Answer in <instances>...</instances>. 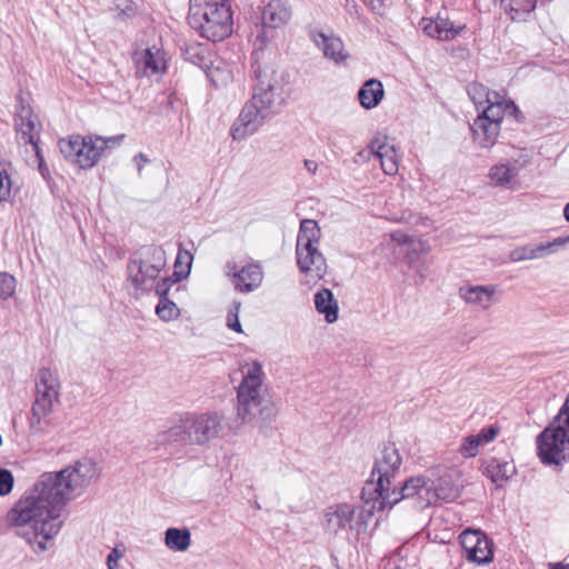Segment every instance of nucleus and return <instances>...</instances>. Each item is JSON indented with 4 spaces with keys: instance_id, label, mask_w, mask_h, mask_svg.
Here are the masks:
<instances>
[{
    "instance_id": "obj_1",
    "label": "nucleus",
    "mask_w": 569,
    "mask_h": 569,
    "mask_svg": "<svg viewBox=\"0 0 569 569\" xmlns=\"http://www.w3.org/2000/svg\"><path fill=\"white\" fill-rule=\"evenodd\" d=\"M391 460L387 447L381 458H377L369 479L361 491L363 508L357 510L353 505L339 502L323 510L322 528L330 537L345 538L350 531L360 533L368 526L369 518L376 516V526L387 520L391 510Z\"/></svg>"
},
{
    "instance_id": "obj_2",
    "label": "nucleus",
    "mask_w": 569,
    "mask_h": 569,
    "mask_svg": "<svg viewBox=\"0 0 569 569\" xmlns=\"http://www.w3.org/2000/svg\"><path fill=\"white\" fill-rule=\"evenodd\" d=\"M97 477L96 462L82 458L58 472L42 473L30 491L60 519L64 506L79 497Z\"/></svg>"
},
{
    "instance_id": "obj_3",
    "label": "nucleus",
    "mask_w": 569,
    "mask_h": 569,
    "mask_svg": "<svg viewBox=\"0 0 569 569\" xmlns=\"http://www.w3.org/2000/svg\"><path fill=\"white\" fill-rule=\"evenodd\" d=\"M6 521L36 553H42L52 546L63 523L30 489L7 512Z\"/></svg>"
},
{
    "instance_id": "obj_4",
    "label": "nucleus",
    "mask_w": 569,
    "mask_h": 569,
    "mask_svg": "<svg viewBox=\"0 0 569 569\" xmlns=\"http://www.w3.org/2000/svg\"><path fill=\"white\" fill-rule=\"evenodd\" d=\"M264 373L262 366L254 361L243 371L242 380L237 389V417L243 422H259V429L268 435L269 425L276 419V405L264 397Z\"/></svg>"
},
{
    "instance_id": "obj_5",
    "label": "nucleus",
    "mask_w": 569,
    "mask_h": 569,
    "mask_svg": "<svg viewBox=\"0 0 569 569\" xmlns=\"http://www.w3.org/2000/svg\"><path fill=\"white\" fill-rule=\"evenodd\" d=\"M34 400L28 425L33 436L48 433L54 428V407L60 403L61 382L59 375L49 368H41L36 375Z\"/></svg>"
},
{
    "instance_id": "obj_6",
    "label": "nucleus",
    "mask_w": 569,
    "mask_h": 569,
    "mask_svg": "<svg viewBox=\"0 0 569 569\" xmlns=\"http://www.w3.org/2000/svg\"><path fill=\"white\" fill-rule=\"evenodd\" d=\"M189 26L202 38L222 41L232 33V12L227 0H190Z\"/></svg>"
},
{
    "instance_id": "obj_7",
    "label": "nucleus",
    "mask_w": 569,
    "mask_h": 569,
    "mask_svg": "<svg viewBox=\"0 0 569 569\" xmlns=\"http://www.w3.org/2000/svg\"><path fill=\"white\" fill-rule=\"evenodd\" d=\"M124 134H117L108 138L100 136L79 134L70 136L59 140L58 146L63 157L80 169H90L97 164L106 149L120 146Z\"/></svg>"
},
{
    "instance_id": "obj_8",
    "label": "nucleus",
    "mask_w": 569,
    "mask_h": 569,
    "mask_svg": "<svg viewBox=\"0 0 569 569\" xmlns=\"http://www.w3.org/2000/svg\"><path fill=\"white\" fill-rule=\"evenodd\" d=\"M166 267V253L157 246L142 247L136 251L127 266L128 282L133 288V296L151 290L161 270Z\"/></svg>"
},
{
    "instance_id": "obj_9",
    "label": "nucleus",
    "mask_w": 569,
    "mask_h": 569,
    "mask_svg": "<svg viewBox=\"0 0 569 569\" xmlns=\"http://www.w3.org/2000/svg\"><path fill=\"white\" fill-rule=\"evenodd\" d=\"M321 229L316 220L303 219L297 236L296 257L299 270L313 280H320L327 273V261L319 251Z\"/></svg>"
},
{
    "instance_id": "obj_10",
    "label": "nucleus",
    "mask_w": 569,
    "mask_h": 569,
    "mask_svg": "<svg viewBox=\"0 0 569 569\" xmlns=\"http://www.w3.org/2000/svg\"><path fill=\"white\" fill-rule=\"evenodd\" d=\"M537 447L546 465H559L569 458V395L552 423L538 436Z\"/></svg>"
},
{
    "instance_id": "obj_11",
    "label": "nucleus",
    "mask_w": 569,
    "mask_h": 569,
    "mask_svg": "<svg viewBox=\"0 0 569 569\" xmlns=\"http://www.w3.org/2000/svg\"><path fill=\"white\" fill-rule=\"evenodd\" d=\"M256 84L252 88V99L273 116L284 103V86L282 78L269 64H261L259 60L251 68Z\"/></svg>"
},
{
    "instance_id": "obj_12",
    "label": "nucleus",
    "mask_w": 569,
    "mask_h": 569,
    "mask_svg": "<svg viewBox=\"0 0 569 569\" xmlns=\"http://www.w3.org/2000/svg\"><path fill=\"white\" fill-rule=\"evenodd\" d=\"M532 156L531 149L511 147L508 157L490 168V180L498 187L516 188L521 170L529 166Z\"/></svg>"
},
{
    "instance_id": "obj_13",
    "label": "nucleus",
    "mask_w": 569,
    "mask_h": 569,
    "mask_svg": "<svg viewBox=\"0 0 569 569\" xmlns=\"http://www.w3.org/2000/svg\"><path fill=\"white\" fill-rule=\"evenodd\" d=\"M505 114H508L507 107L485 108L475 119L471 130L480 148H491L497 142Z\"/></svg>"
},
{
    "instance_id": "obj_14",
    "label": "nucleus",
    "mask_w": 569,
    "mask_h": 569,
    "mask_svg": "<svg viewBox=\"0 0 569 569\" xmlns=\"http://www.w3.org/2000/svg\"><path fill=\"white\" fill-rule=\"evenodd\" d=\"M393 242L405 246V253L408 266L412 269L421 280L426 278V271L429 269L431 261L426 258L430 252V243L422 238H412L400 231H393Z\"/></svg>"
},
{
    "instance_id": "obj_15",
    "label": "nucleus",
    "mask_w": 569,
    "mask_h": 569,
    "mask_svg": "<svg viewBox=\"0 0 569 569\" xmlns=\"http://www.w3.org/2000/svg\"><path fill=\"white\" fill-rule=\"evenodd\" d=\"M191 445L203 446L216 439L222 430V417L217 412L186 413Z\"/></svg>"
},
{
    "instance_id": "obj_16",
    "label": "nucleus",
    "mask_w": 569,
    "mask_h": 569,
    "mask_svg": "<svg viewBox=\"0 0 569 569\" xmlns=\"http://www.w3.org/2000/svg\"><path fill=\"white\" fill-rule=\"evenodd\" d=\"M224 274L230 279L233 289L240 293H250L257 290L263 280V270L259 262H249L238 269L234 261L224 264Z\"/></svg>"
},
{
    "instance_id": "obj_17",
    "label": "nucleus",
    "mask_w": 569,
    "mask_h": 569,
    "mask_svg": "<svg viewBox=\"0 0 569 569\" xmlns=\"http://www.w3.org/2000/svg\"><path fill=\"white\" fill-rule=\"evenodd\" d=\"M272 116L251 98L241 109L239 117L231 127L233 140L241 141L256 133L264 121Z\"/></svg>"
},
{
    "instance_id": "obj_18",
    "label": "nucleus",
    "mask_w": 569,
    "mask_h": 569,
    "mask_svg": "<svg viewBox=\"0 0 569 569\" xmlns=\"http://www.w3.org/2000/svg\"><path fill=\"white\" fill-rule=\"evenodd\" d=\"M460 543L465 558L477 565H486L492 560V542L480 530H465L460 535Z\"/></svg>"
},
{
    "instance_id": "obj_19",
    "label": "nucleus",
    "mask_w": 569,
    "mask_h": 569,
    "mask_svg": "<svg viewBox=\"0 0 569 569\" xmlns=\"http://www.w3.org/2000/svg\"><path fill=\"white\" fill-rule=\"evenodd\" d=\"M468 94L478 110L481 109L482 111L485 108L492 107H507L508 114L510 116L516 114L518 111V108L513 101L507 99L500 92L490 91L481 83L469 84Z\"/></svg>"
},
{
    "instance_id": "obj_20",
    "label": "nucleus",
    "mask_w": 569,
    "mask_h": 569,
    "mask_svg": "<svg viewBox=\"0 0 569 569\" xmlns=\"http://www.w3.org/2000/svg\"><path fill=\"white\" fill-rule=\"evenodd\" d=\"M310 37L323 56L335 63H342L349 58L348 52L345 50V44L339 37L332 33L327 34L322 31H312Z\"/></svg>"
},
{
    "instance_id": "obj_21",
    "label": "nucleus",
    "mask_w": 569,
    "mask_h": 569,
    "mask_svg": "<svg viewBox=\"0 0 569 569\" xmlns=\"http://www.w3.org/2000/svg\"><path fill=\"white\" fill-rule=\"evenodd\" d=\"M291 16L288 0H270L262 9L261 21L264 27L278 29L288 24Z\"/></svg>"
},
{
    "instance_id": "obj_22",
    "label": "nucleus",
    "mask_w": 569,
    "mask_h": 569,
    "mask_svg": "<svg viewBox=\"0 0 569 569\" xmlns=\"http://www.w3.org/2000/svg\"><path fill=\"white\" fill-rule=\"evenodd\" d=\"M499 432L498 426L485 427L478 433L466 437L460 445L459 452L465 458H473L479 453V449L492 442Z\"/></svg>"
},
{
    "instance_id": "obj_23",
    "label": "nucleus",
    "mask_w": 569,
    "mask_h": 569,
    "mask_svg": "<svg viewBox=\"0 0 569 569\" xmlns=\"http://www.w3.org/2000/svg\"><path fill=\"white\" fill-rule=\"evenodd\" d=\"M134 61L137 68L136 73L140 77H151L166 69L163 54L156 48H148L141 53H137Z\"/></svg>"
},
{
    "instance_id": "obj_24",
    "label": "nucleus",
    "mask_w": 569,
    "mask_h": 569,
    "mask_svg": "<svg viewBox=\"0 0 569 569\" xmlns=\"http://www.w3.org/2000/svg\"><path fill=\"white\" fill-rule=\"evenodd\" d=\"M496 286H463L459 289V297L468 305L487 310L495 302Z\"/></svg>"
},
{
    "instance_id": "obj_25",
    "label": "nucleus",
    "mask_w": 569,
    "mask_h": 569,
    "mask_svg": "<svg viewBox=\"0 0 569 569\" xmlns=\"http://www.w3.org/2000/svg\"><path fill=\"white\" fill-rule=\"evenodd\" d=\"M156 443L160 447L191 445L186 415L181 416L177 423L159 432L156 437Z\"/></svg>"
},
{
    "instance_id": "obj_26",
    "label": "nucleus",
    "mask_w": 569,
    "mask_h": 569,
    "mask_svg": "<svg viewBox=\"0 0 569 569\" xmlns=\"http://www.w3.org/2000/svg\"><path fill=\"white\" fill-rule=\"evenodd\" d=\"M426 499L425 506H430L439 500L451 502L458 499L461 490L458 485L453 483L450 477H442L433 488L425 490Z\"/></svg>"
},
{
    "instance_id": "obj_27",
    "label": "nucleus",
    "mask_w": 569,
    "mask_h": 569,
    "mask_svg": "<svg viewBox=\"0 0 569 569\" xmlns=\"http://www.w3.org/2000/svg\"><path fill=\"white\" fill-rule=\"evenodd\" d=\"M420 27L427 36L439 40L453 39L462 29V27H455L451 21L442 17L423 18L420 21Z\"/></svg>"
},
{
    "instance_id": "obj_28",
    "label": "nucleus",
    "mask_w": 569,
    "mask_h": 569,
    "mask_svg": "<svg viewBox=\"0 0 569 569\" xmlns=\"http://www.w3.org/2000/svg\"><path fill=\"white\" fill-rule=\"evenodd\" d=\"M560 240H553L547 243H540L537 246L525 244L512 249L509 253V259L512 262H521L525 260H536L546 257L553 252V249L560 247Z\"/></svg>"
},
{
    "instance_id": "obj_29",
    "label": "nucleus",
    "mask_w": 569,
    "mask_h": 569,
    "mask_svg": "<svg viewBox=\"0 0 569 569\" xmlns=\"http://www.w3.org/2000/svg\"><path fill=\"white\" fill-rule=\"evenodd\" d=\"M16 129L19 140L24 144H31L36 156L39 157L38 133L34 131L36 124L29 110L22 109L16 117Z\"/></svg>"
},
{
    "instance_id": "obj_30",
    "label": "nucleus",
    "mask_w": 569,
    "mask_h": 569,
    "mask_svg": "<svg viewBox=\"0 0 569 569\" xmlns=\"http://www.w3.org/2000/svg\"><path fill=\"white\" fill-rule=\"evenodd\" d=\"M316 310L325 316L328 323H332L338 319V302L330 289L322 288L315 295Z\"/></svg>"
},
{
    "instance_id": "obj_31",
    "label": "nucleus",
    "mask_w": 569,
    "mask_h": 569,
    "mask_svg": "<svg viewBox=\"0 0 569 569\" xmlns=\"http://www.w3.org/2000/svg\"><path fill=\"white\" fill-rule=\"evenodd\" d=\"M483 472L492 482L501 485L516 473V466L512 461L490 458L485 465Z\"/></svg>"
},
{
    "instance_id": "obj_32",
    "label": "nucleus",
    "mask_w": 569,
    "mask_h": 569,
    "mask_svg": "<svg viewBox=\"0 0 569 569\" xmlns=\"http://www.w3.org/2000/svg\"><path fill=\"white\" fill-rule=\"evenodd\" d=\"M425 479L421 477H412L408 479L400 488L399 492L393 489V506L399 501L412 497H418V503L420 507H426L423 503V499H426L425 490L426 487Z\"/></svg>"
},
{
    "instance_id": "obj_33",
    "label": "nucleus",
    "mask_w": 569,
    "mask_h": 569,
    "mask_svg": "<svg viewBox=\"0 0 569 569\" xmlns=\"http://www.w3.org/2000/svg\"><path fill=\"white\" fill-rule=\"evenodd\" d=\"M383 93L381 82L376 79H370L359 89L358 100L365 109H372L379 104Z\"/></svg>"
},
{
    "instance_id": "obj_34",
    "label": "nucleus",
    "mask_w": 569,
    "mask_h": 569,
    "mask_svg": "<svg viewBox=\"0 0 569 569\" xmlns=\"http://www.w3.org/2000/svg\"><path fill=\"white\" fill-rule=\"evenodd\" d=\"M500 2L505 12L513 21L525 20L537 6V0H500Z\"/></svg>"
},
{
    "instance_id": "obj_35",
    "label": "nucleus",
    "mask_w": 569,
    "mask_h": 569,
    "mask_svg": "<svg viewBox=\"0 0 569 569\" xmlns=\"http://www.w3.org/2000/svg\"><path fill=\"white\" fill-rule=\"evenodd\" d=\"M164 543L172 551H186L191 545V535L187 528H168L164 532Z\"/></svg>"
},
{
    "instance_id": "obj_36",
    "label": "nucleus",
    "mask_w": 569,
    "mask_h": 569,
    "mask_svg": "<svg viewBox=\"0 0 569 569\" xmlns=\"http://www.w3.org/2000/svg\"><path fill=\"white\" fill-rule=\"evenodd\" d=\"M268 27L263 24L258 29V33L253 39V51L251 54V66L256 64V61L259 60V63L267 64L264 61L266 56V46L270 41V37L268 36Z\"/></svg>"
},
{
    "instance_id": "obj_37",
    "label": "nucleus",
    "mask_w": 569,
    "mask_h": 569,
    "mask_svg": "<svg viewBox=\"0 0 569 569\" xmlns=\"http://www.w3.org/2000/svg\"><path fill=\"white\" fill-rule=\"evenodd\" d=\"M111 10L114 12L116 20L126 21L137 14L138 6L133 0H113Z\"/></svg>"
},
{
    "instance_id": "obj_38",
    "label": "nucleus",
    "mask_w": 569,
    "mask_h": 569,
    "mask_svg": "<svg viewBox=\"0 0 569 569\" xmlns=\"http://www.w3.org/2000/svg\"><path fill=\"white\" fill-rule=\"evenodd\" d=\"M156 313L162 321L169 322L180 316V309L168 297H162L156 307Z\"/></svg>"
},
{
    "instance_id": "obj_39",
    "label": "nucleus",
    "mask_w": 569,
    "mask_h": 569,
    "mask_svg": "<svg viewBox=\"0 0 569 569\" xmlns=\"http://www.w3.org/2000/svg\"><path fill=\"white\" fill-rule=\"evenodd\" d=\"M183 58L200 68L207 64V49L201 44H190L183 50Z\"/></svg>"
},
{
    "instance_id": "obj_40",
    "label": "nucleus",
    "mask_w": 569,
    "mask_h": 569,
    "mask_svg": "<svg viewBox=\"0 0 569 569\" xmlns=\"http://www.w3.org/2000/svg\"><path fill=\"white\" fill-rule=\"evenodd\" d=\"M12 180L8 171V164L0 160V203L11 198Z\"/></svg>"
},
{
    "instance_id": "obj_41",
    "label": "nucleus",
    "mask_w": 569,
    "mask_h": 569,
    "mask_svg": "<svg viewBox=\"0 0 569 569\" xmlns=\"http://www.w3.org/2000/svg\"><path fill=\"white\" fill-rule=\"evenodd\" d=\"M16 278L8 272H0V300H7L16 291Z\"/></svg>"
},
{
    "instance_id": "obj_42",
    "label": "nucleus",
    "mask_w": 569,
    "mask_h": 569,
    "mask_svg": "<svg viewBox=\"0 0 569 569\" xmlns=\"http://www.w3.org/2000/svg\"><path fill=\"white\" fill-rule=\"evenodd\" d=\"M371 149L373 151V154L380 160L381 168L383 169L385 173L390 174L387 162L383 160V158H388V153L391 150V147H389L387 143L382 142L379 138H376L371 142Z\"/></svg>"
},
{
    "instance_id": "obj_43",
    "label": "nucleus",
    "mask_w": 569,
    "mask_h": 569,
    "mask_svg": "<svg viewBox=\"0 0 569 569\" xmlns=\"http://www.w3.org/2000/svg\"><path fill=\"white\" fill-rule=\"evenodd\" d=\"M240 308H241V302H234L233 307L228 311V315H227V327L230 330H233L238 333L242 332V327L239 321Z\"/></svg>"
},
{
    "instance_id": "obj_44",
    "label": "nucleus",
    "mask_w": 569,
    "mask_h": 569,
    "mask_svg": "<svg viewBox=\"0 0 569 569\" xmlns=\"http://www.w3.org/2000/svg\"><path fill=\"white\" fill-rule=\"evenodd\" d=\"M13 476L8 469L0 468V496H7L12 491L13 488Z\"/></svg>"
},
{
    "instance_id": "obj_45",
    "label": "nucleus",
    "mask_w": 569,
    "mask_h": 569,
    "mask_svg": "<svg viewBox=\"0 0 569 569\" xmlns=\"http://www.w3.org/2000/svg\"><path fill=\"white\" fill-rule=\"evenodd\" d=\"M176 283V280H172L171 278H162L159 282H154V289L156 293L161 299L162 297H167L170 288L172 284Z\"/></svg>"
},
{
    "instance_id": "obj_46",
    "label": "nucleus",
    "mask_w": 569,
    "mask_h": 569,
    "mask_svg": "<svg viewBox=\"0 0 569 569\" xmlns=\"http://www.w3.org/2000/svg\"><path fill=\"white\" fill-rule=\"evenodd\" d=\"M362 2L375 13L379 16L386 14V6L383 0H362Z\"/></svg>"
},
{
    "instance_id": "obj_47",
    "label": "nucleus",
    "mask_w": 569,
    "mask_h": 569,
    "mask_svg": "<svg viewBox=\"0 0 569 569\" xmlns=\"http://www.w3.org/2000/svg\"><path fill=\"white\" fill-rule=\"evenodd\" d=\"M122 557L118 549H113L107 558V565L109 569H118V561Z\"/></svg>"
},
{
    "instance_id": "obj_48",
    "label": "nucleus",
    "mask_w": 569,
    "mask_h": 569,
    "mask_svg": "<svg viewBox=\"0 0 569 569\" xmlns=\"http://www.w3.org/2000/svg\"><path fill=\"white\" fill-rule=\"evenodd\" d=\"M133 161L137 163L138 173L141 174V172H142V163L148 162L149 159H148V157L144 153L139 152L138 154H136L133 157Z\"/></svg>"
},
{
    "instance_id": "obj_49",
    "label": "nucleus",
    "mask_w": 569,
    "mask_h": 569,
    "mask_svg": "<svg viewBox=\"0 0 569 569\" xmlns=\"http://www.w3.org/2000/svg\"><path fill=\"white\" fill-rule=\"evenodd\" d=\"M305 168L306 170L311 173V174H315L317 172V169H318V163L313 160H305Z\"/></svg>"
},
{
    "instance_id": "obj_50",
    "label": "nucleus",
    "mask_w": 569,
    "mask_h": 569,
    "mask_svg": "<svg viewBox=\"0 0 569 569\" xmlns=\"http://www.w3.org/2000/svg\"><path fill=\"white\" fill-rule=\"evenodd\" d=\"M36 157H37V159H38V161H39V170H40V172H41L42 174H44V170H47V168H46V166H44V160H43V158H42V156H41V152L39 151V157H38V156H36Z\"/></svg>"
},
{
    "instance_id": "obj_51",
    "label": "nucleus",
    "mask_w": 569,
    "mask_h": 569,
    "mask_svg": "<svg viewBox=\"0 0 569 569\" xmlns=\"http://www.w3.org/2000/svg\"><path fill=\"white\" fill-rule=\"evenodd\" d=\"M549 569H569V563H553V565H550V568Z\"/></svg>"
},
{
    "instance_id": "obj_52",
    "label": "nucleus",
    "mask_w": 569,
    "mask_h": 569,
    "mask_svg": "<svg viewBox=\"0 0 569 569\" xmlns=\"http://www.w3.org/2000/svg\"><path fill=\"white\" fill-rule=\"evenodd\" d=\"M563 217L569 222V202L563 208Z\"/></svg>"
},
{
    "instance_id": "obj_53",
    "label": "nucleus",
    "mask_w": 569,
    "mask_h": 569,
    "mask_svg": "<svg viewBox=\"0 0 569 569\" xmlns=\"http://www.w3.org/2000/svg\"><path fill=\"white\" fill-rule=\"evenodd\" d=\"M555 240H560V241H562V242L560 243V247H561V246L566 244L567 242H569V236H568V237H565V238H556Z\"/></svg>"
},
{
    "instance_id": "obj_54",
    "label": "nucleus",
    "mask_w": 569,
    "mask_h": 569,
    "mask_svg": "<svg viewBox=\"0 0 569 569\" xmlns=\"http://www.w3.org/2000/svg\"><path fill=\"white\" fill-rule=\"evenodd\" d=\"M400 462V457L397 455V461L393 460L392 466L393 469L396 468V463Z\"/></svg>"
}]
</instances>
